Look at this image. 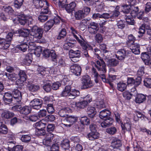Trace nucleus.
Here are the masks:
<instances>
[{
	"label": "nucleus",
	"instance_id": "39448f33",
	"mask_svg": "<svg viewBox=\"0 0 151 151\" xmlns=\"http://www.w3.org/2000/svg\"><path fill=\"white\" fill-rule=\"evenodd\" d=\"M77 119V117L73 116L68 115L64 120V122L65 123L64 125L66 127H70Z\"/></svg>",
	"mask_w": 151,
	"mask_h": 151
},
{
	"label": "nucleus",
	"instance_id": "e2e57ef3",
	"mask_svg": "<svg viewBox=\"0 0 151 151\" xmlns=\"http://www.w3.org/2000/svg\"><path fill=\"white\" fill-rule=\"evenodd\" d=\"M109 65L111 66H116L119 63V61L115 59L112 58L109 60Z\"/></svg>",
	"mask_w": 151,
	"mask_h": 151
},
{
	"label": "nucleus",
	"instance_id": "f3484780",
	"mask_svg": "<svg viewBox=\"0 0 151 151\" xmlns=\"http://www.w3.org/2000/svg\"><path fill=\"white\" fill-rule=\"evenodd\" d=\"M32 53H29L26 55L23 60L24 64L27 66L30 65L32 62Z\"/></svg>",
	"mask_w": 151,
	"mask_h": 151
},
{
	"label": "nucleus",
	"instance_id": "2eb2a0df",
	"mask_svg": "<svg viewBox=\"0 0 151 151\" xmlns=\"http://www.w3.org/2000/svg\"><path fill=\"white\" fill-rule=\"evenodd\" d=\"M26 40H25L24 39L23 41H21L19 45L16 46V48L23 52L26 51L27 48L28 44L27 42H25Z\"/></svg>",
	"mask_w": 151,
	"mask_h": 151
},
{
	"label": "nucleus",
	"instance_id": "6ab92c4d",
	"mask_svg": "<svg viewBox=\"0 0 151 151\" xmlns=\"http://www.w3.org/2000/svg\"><path fill=\"white\" fill-rule=\"evenodd\" d=\"M30 30L28 29H25L23 30L21 29L18 30V33L20 36L23 37V39L25 40V37H26V39L27 40L30 33Z\"/></svg>",
	"mask_w": 151,
	"mask_h": 151
},
{
	"label": "nucleus",
	"instance_id": "423d86ee",
	"mask_svg": "<svg viewBox=\"0 0 151 151\" xmlns=\"http://www.w3.org/2000/svg\"><path fill=\"white\" fill-rule=\"evenodd\" d=\"M54 137V134L50 133L47 134V136L43 140L42 143L45 146H50L53 142L52 140Z\"/></svg>",
	"mask_w": 151,
	"mask_h": 151
},
{
	"label": "nucleus",
	"instance_id": "a18cd8bd",
	"mask_svg": "<svg viewBox=\"0 0 151 151\" xmlns=\"http://www.w3.org/2000/svg\"><path fill=\"white\" fill-rule=\"evenodd\" d=\"M30 106L32 109H38V99H35L32 101L30 103Z\"/></svg>",
	"mask_w": 151,
	"mask_h": 151
},
{
	"label": "nucleus",
	"instance_id": "0e129e2a",
	"mask_svg": "<svg viewBox=\"0 0 151 151\" xmlns=\"http://www.w3.org/2000/svg\"><path fill=\"white\" fill-rule=\"evenodd\" d=\"M83 147L80 144H77L75 147L71 148L72 151H82L83 150Z\"/></svg>",
	"mask_w": 151,
	"mask_h": 151
},
{
	"label": "nucleus",
	"instance_id": "09e8293b",
	"mask_svg": "<svg viewBox=\"0 0 151 151\" xmlns=\"http://www.w3.org/2000/svg\"><path fill=\"white\" fill-rule=\"evenodd\" d=\"M67 32L65 29H63L59 32L57 39L58 40H60L64 38L66 35Z\"/></svg>",
	"mask_w": 151,
	"mask_h": 151
},
{
	"label": "nucleus",
	"instance_id": "338daca9",
	"mask_svg": "<svg viewBox=\"0 0 151 151\" xmlns=\"http://www.w3.org/2000/svg\"><path fill=\"white\" fill-rule=\"evenodd\" d=\"M145 86L147 88H151V78H146L144 81Z\"/></svg>",
	"mask_w": 151,
	"mask_h": 151
},
{
	"label": "nucleus",
	"instance_id": "cd10ccee",
	"mask_svg": "<svg viewBox=\"0 0 151 151\" xmlns=\"http://www.w3.org/2000/svg\"><path fill=\"white\" fill-rule=\"evenodd\" d=\"M32 109L30 107L25 106L23 107H22L20 113L25 115H27L30 113Z\"/></svg>",
	"mask_w": 151,
	"mask_h": 151
},
{
	"label": "nucleus",
	"instance_id": "9d476101",
	"mask_svg": "<svg viewBox=\"0 0 151 151\" xmlns=\"http://www.w3.org/2000/svg\"><path fill=\"white\" fill-rule=\"evenodd\" d=\"M71 72L75 75L79 76L80 75L81 71V68L78 65L74 64L70 66Z\"/></svg>",
	"mask_w": 151,
	"mask_h": 151
},
{
	"label": "nucleus",
	"instance_id": "774afa93",
	"mask_svg": "<svg viewBox=\"0 0 151 151\" xmlns=\"http://www.w3.org/2000/svg\"><path fill=\"white\" fill-rule=\"evenodd\" d=\"M52 146H50V151H59V146L57 143H52Z\"/></svg>",
	"mask_w": 151,
	"mask_h": 151
},
{
	"label": "nucleus",
	"instance_id": "bf43d9fd",
	"mask_svg": "<svg viewBox=\"0 0 151 151\" xmlns=\"http://www.w3.org/2000/svg\"><path fill=\"white\" fill-rule=\"evenodd\" d=\"M40 14L38 17L39 23L44 22L48 19V16H47L45 15L44 14Z\"/></svg>",
	"mask_w": 151,
	"mask_h": 151
},
{
	"label": "nucleus",
	"instance_id": "4c0bfd02",
	"mask_svg": "<svg viewBox=\"0 0 151 151\" xmlns=\"http://www.w3.org/2000/svg\"><path fill=\"white\" fill-rule=\"evenodd\" d=\"M146 100V97L142 94H139L137 95L135 99V102L137 103H141Z\"/></svg>",
	"mask_w": 151,
	"mask_h": 151
},
{
	"label": "nucleus",
	"instance_id": "c756f323",
	"mask_svg": "<svg viewBox=\"0 0 151 151\" xmlns=\"http://www.w3.org/2000/svg\"><path fill=\"white\" fill-rule=\"evenodd\" d=\"M87 112L88 116L92 118L94 117L96 114L95 108L93 107H88L87 108Z\"/></svg>",
	"mask_w": 151,
	"mask_h": 151
},
{
	"label": "nucleus",
	"instance_id": "f704fd0d",
	"mask_svg": "<svg viewBox=\"0 0 151 151\" xmlns=\"http://www.w3.org/2000/svg\"><path fill=\"white\" fill-rule=\"evenodd\" d=\"M81 51L78 50L74 51L72 50H71L69 51V56L80 58L81 56Z\"/></svg>",
	"mask_w": 151,
	"mask_h": 151
},
{
	"label": "nucleus",
	"instance_id": "2f4dec72",
	"mask_svg": "<svg viewBox=\"0 0 151 151\" xmlns=\"http://www.w3.org/2000/svg\"><path fill=\"white\" fill-rule=\"evenodd\" d=\"M74 15L75 19L77 20H81L85 17L83 13V11L81 10H79L76 11Z\"/></svg>",
	"mask_w": 151,
	"mask_h": 151
},
{
	"label": "nucleus",
	"instance_id": "b1692460",
	"mask_svg": "<svg viewBox=\"0 0 151 151\" xmlns=\"http://www.w3.org/2000/svg\"><path fill=\"white\" fill-rule=\"evenodd\" d=\"M19 23L22 25H24L27 23V16L24 14L19 15L17 17Z\"/></svg>",
	"mask_w": 151,
	"mask_h": 151
},
{
	"label": "nucleus",
	"instance_id": "aec40b11",
	"mask_svg": "<svg viewBox=\"0 0 151 151\" xmlns=\"http://www.w3.org/2000/svg\"><path fill=\"white\" fill-rule=\"evenodd\" d=\"M121 142L119 139L115 138L113 139L111 142V147L117 149L122 146Z\"/></svg>",
	"mask_w": 151,
	"mask_h": 151
},
{
	"label": "nucleus",
	"instance_id": "c85d7f7f",
	"mask_svg": "<svg viewBox=\"0 0 151 151\" xmlns=\"http://www.w3.org/2000/svg\"><path fill=\"white\" fill-rule=\"evenodd\" d=\"M79 91L77 90H74L70 91L68 96V98L70 99H74L80 95Z\"/></svg>",
	"mask_w": 151,
	"mask_h": 151
},
{
	"label": "nucleus",
	"instance_id": "49530a36",
	"mask_svg": "<svg viewBox=\"0 0 151 151\" xmlns=\"http://www.w3.org/2000/svg\"><path fill=\"white\" fill-rule=\"evenodd\" d=\"M18 76L20 79L26 81L27 78V75L24 70H20L18 73Z\"/></svg>",
	"mask_w": 151,
	"mask_h": 151
},
{
	"label": "nucleus",
	"instance_id": "4468645a",
	"mask_svg": "<svg viewBox=\"0 0 151 151\" xmlns=\"http://www.w3.org/2000/svg\"><path fill=\"white\" fill-rule=\"evenodd\" d=\"M76 6V4L75 2H72L69 4H67L64 8H65L66 11L69 14H71L72 15L73 11Z\"/></svg>",
	"mask_w": 151,
	"mask_h": 151
},
{
	"label": "nucleus",
	"instance_id": "f8f14e48",
	"mask_svg": "<svg viewBox=\"0 0 151 151\" xmlns=\"http://www.w3.org/2000/svg\"><path fill=\"white\" fill-rule=\"evenodd\" d=\"M3 97V100L4 102L7 104H9L14 101L12 95L11 93L7 92L4 93Z\"/></svg>",
	"mask_w": 151,
	"mask_h": 151
},
{
	"label": "nucleus",
	"instance_id": "dca6fc26",
	"mask_svg": "<svg viewBox=\"0 0 151 151\" xmlns=\"http://www.w3.org/2000/svg\"><path fill=\"white\" fill-rule=\"evenodd\" d=\"M14 113L9 110H5L1 114V117L4 119H8L14 116Z\"/></svg>",
	"mask_w": 151,
	"mask_h": 151
},
{
	"label": "nucleus",
	"instance_id": "0eeeda50",
	"mask_svg": "<svg viewBox=\"0 0 151 151\" xmlns=\"http://www.w3.org/2000/svg\"><path fill=\"white\" fill-rule=\"evenodd\" d=\"M50 82L49 80H43L40 82L41 87L47 92H50L51 90L52 87Z\"/></svg>",
	"mask_w": 151,
	"mask_h": 151
},
{
	"label": "nucleus",
	"instance_id": "c03bdc74",
	"mask_svg": "<svg viewBox=\"0 0 151 151\" xmlns=\"http://www.w3.org/2000/svg\"><path fill=\"white\" fill-rule=\"evenodd\" d=\"M125 22L123 20H117L116 25L118 28L122 29L125 26Z\"/></svg>",
	"mask_w": 151,
	"mask_h": 151
},
{
	"label": "nucleus",
	"instance_id": "e433bc0d",
	"mask_svg": "<svg viewBox=\"0 0 151 151\" xmlns=\"http://www.w3.org/2000/svg\"><path fill=\"white\" fill-rule=\"evenodd\" d=\"M127 84L123 82H120L117 84V89L119 91L122 92L127 88Z\"/></svg>",
	"mask_w": 151,
	"mask_h": 151
},
{
	"label": "nucleus",
	"instance_id": "69168bd1",
	"mask_svg": "<svg viewBox=\"0 0 151 151\" xmlns=\"http://www.w3.org/2000/svg\"><path fill=\"white\" fill-rule=\"evenodd\" d=\"M74 43L67 42L65 43L63 45V48L66 50H69V49L74 46Z\"/></svg>",
	"mask_w": 151,
	"mask_h": 151
},
{
	"label": "nucleus",
	"instance_id": "412c9836",
	"mask_svg": "<svg viewBox=\"0 0 151 151\" xmlns=\"http://www.w3.org/2000/svg\"><path fill=\"white\" fill-rule=\"evenodd\" d=\"M111 113L110 111L106 109L101 111L99 113V116L101 119H104L110 117Z\"/></svg>",
	"mask_w": 151,
	"mask_h": 151
},
{
	"label": "nucleus",
	"instance_id": "393cba45",
	"mask_svg": "<svg viewBox=\"0 0 151 151\" xmlns=\"http://www.w3.org/2000/svg\"><path fill=\"white\" fill-rule=\"evenodd\" d=\"M73 104L75 106L81 109L86 107L88 104V103L84 100L78 102H73Z\"/></svg>",
	"mask_w": 151,
	"mask_h": 151
},
{
	"label": "nucleus",
	"instance_id": "7ed1b4c3",
	"mask_svg": "<svg viewBox=\"0 0 151 151\" xmlns=\"http://www.w3.org/2000/svg\"><path fill=\"white\" fill-rule=\"evenodd\" d=\"M82 86V89H87L92 87L93 84L90 78L88 75L82 76L81 78Z\"/></svg>",
	"mask_w": 151,
	"mask_h": 151
},
{
	"label": "nucleus",
	"instance_id": "72a5a7b5",
	"mask_svg": "<svg viewBox=\"0 0 151 151\" xmlns=\"http://www.w3.org/2000/svg\"><path fill=\"white\" fill-rule=\"evenodd\" d=\"M99 58H98L99 60L96 61V64H95V66L97 68L100 69H101L100 67L104 68V66H105L106 65L103 59L101 58L100 57H99Z\"/></svg>",
	"mask_w": 151,
	"mask_h": 151
},
{
	"label": "nucleus",
	"instance_id": "8fccbe9b",
	"mask_svg": "<svg viewBox=\"0 0 151 151\" xmlns=\"http://www.w3.org/2000/svg\"><path fill=\"white\" fill-rule=\"evenodd\" d=\"M80 122L83 125H87L90 123L89 119L85 116L81 117Z\"/></svg>",
	"mask_w": 151,
	"mask_h": 151
},
{
	"label": "nucleus",
	"instance_id": "f257e3e1",
	"mask_svg": "<svg viewBox=\"0 0 151 151\" xmlns=\"http://www.w3.org/2000/svg\"><path fill=\"white\" fill-rule=\"evenodd\" d=\"M83 41H81V42L79 43L80 44L81 46L83 49V53L85 57L87 59H89L90 58L89 55L90 51H92L93 48L90 45H88L87 42L86 40H82Z\"/></svg>",
	"mask_w": 151,
	"mask_h": 151
},
{
	"label": "nucleus",
	"instance_id": "5701e85b",
	"mask_svg": "<svg viewBox=\"0 0 151 151\" xmlns=\"http://www.w3.org/2000/svg\"><path fill=\"white\" fill-rule=\"evenodd\" d=\"M126 52L125 50H121L118 51L116 54V56L117 58L120 60H124L126 56Z\"/></svg>",
	"mask_w": 151,
	"mask_h": 151
},
{
	"label": "nucleus",
	"instance_id": "6e6552de",
	"mask_svg": "<svg viewBox=\"0 0 151 151\" xmlns=\"http://www.w3.org/2000/svg\"><path fill=\"white\" fill-rule=\"evenodd\" d=\"M28 44L27 48L28 51L32 53H33L36 56L38 55V52L37 51V49H38V47L36 46L35 43L32 42H30L27 40Z\"/></svg>",
	"mask_w": 151,
	"mask_h": 151
},
{
	"label": "nucleus",
	"instance_id": "473e14b6",
	"mask_svg": "<svg viewBox=\"0 0 151 151\" xmlns=\"http://www.w3.org/2000/svg\"><path fill=\"white\" fill-rule=\"evenodd\" d=\"M71 88V87L70 86H66L60 94L61 96H68Z\"/></svg>",
	"mask_w": 151,
	"mask_h": 151
},
{
	"label": "nucleus",
	"instance_id": "bb28decb",
	"mask_svg": "<svg viewBox=\"0 0 151 151\" xmlns=\"http://www.w3.org/2000/svg\"><path fill=\"white\" fill-rule=\"evenodd\" d=\"M52 19L48 21L44 25V30L45 31H48L53 27L54 22Z\"/></svg>",
	"mask_w": 151,
	"mask_h": 151
},
{
	"label": "nucleus",
	"instance_id": "4d7b16f0",
	"mask_svg": "<svg viewBox=\"0 0 151 151\" xmlns=\"http://www.w3.org/2000/svg\"><path fill=\"white\" fill-rule=\"evenodd\" d=\"M31 139V137L27 135H22L21 138V141L24 142H29Z\"/></svg>",
	"mask_w": 151,
	"mask_h": 151
},
{
	"label": "nucleus",
	"instance_id": "a211bd4d",
	"mask_svg": "<svg viewBox=\"0 0 151 151\" xmlns=\"http://www.w3.org/2000/svg\"><path fill=\"white\" fill-rule=\"evenodd\" d=\"M103 121L101 123V126L103 128H106L111 126L113 123V120L110 117L103 119Z\"/></svg>",
	"mask_w": 151,
	"mask_h": 151
},
{
	"label": "nucleus",
	"instance_id": "de8ad7c7",
	"mask_svg": "<svg viewBox=\"0 0 151 151\" xmlns=\"http://www.w3.org/2000/svg\"><path fill=\"white\" fill-rule=\"evenodd\" d=\"M121 127L122 130L124 131V132H125V130L127 131H130L131 130V127L130 123L128 122L124 123V124H122Z\"/></svg>",
	"mask_w": 151,
	"mask_h": 151
},
{
	"label": "nucleus",
	"instance_id": "052dcab7",
	"mask_svg": "<svg viewBox=\"0 0 151 151\" xmlns=\"http://www.w3.org/2000/svg\"><path fill=\"white\" fill-rule=\"evenodd\" d=\"M58 3L60 8H64L68 3L67 0H58Z\"/></svg>",
	"mask_w": 151,
	"mask_h": 151
},
{
	"label": "nucleus",
	"instance_id": "a878e982",
	"mask_svg": "<svg viewBox=\"0 0 151 151\" xmlns=\"http://www.w3.org/2000/svg\"><path fill=\"white\" fill-rule=\"evenodd\" d=\"M99 133L97 132H91L88 134L86 137L91 140H93L98 138Z\"/></svg>",
	"mask_w": 151,
	"mask_h": 151
},
{
	"label": "nucleus",
	"instance_id": "20e7f679",
	"mask_svg": "<svg viewBox=\"0 0 151 151\" xmlns=\"http://www.w3.org/2000/svg\"><path fill=\"white\" fill-rule=\"evenodd\" d=\"M12 93L14 101L17 103L20 104L22 97L21 92L19 90L16 89H14Z\"/></svg>",
	"mask_w": 151,
	"mask_h": 151
},
{
	"label": "nucleus",
	"instance_id": "1a4fd4ad",
	"mask_svg": "<svg viewBox=\"0 0 151 151\" xmlns=\"http://www.w3.org/2000/svg\"><path fill=\"white\" fill-rule=\"evenodd\" d=\"M128 46H129L132 52L135 54L138 55L140 53V46L139 44L135 42H132L129 44Z\"/></svg>",
	"mask_w": 151,
	"mask_h": 151
},
{
	"label": "nucleus",
	"instance_id": "58836bf2",
	"mask_svg": "<svg viewBox=\"0 0 151 151\" xmlns=\"http://www.w3.org/2000/svg\"><path fill=\"white\" fill-rule=\"evenodd\" d=\"M45 68L42 66H38V78H42L45 76Z\"/></svg>",
	"mask_w": 151,
	"mask_h": 151
},
{
	"label": "nucleus",
	"instance_id": "ddd939ff",
	"mask_svg": "<svg viewBox=\"0 0 151 151\" xmlns=\"http://www.w3.org/2000/svg\"><path fill=\"white\" fill-rule=\"evenodd\" d=\"M137 93V91L135 88L132 89L131 90V93H130L129 92L126 91L123 93V97L127 100H130L132 98V96H135Z\"/></svg>",
	"mask_w": 151,
	"mask_h": 151
},
{
	"label": "nucleus",
	"instance_id": "3c124183",
	"mask_svg": "<svg viewBox=\"0 0 151 151\" xmlns=\"http://www.w3.org/2000/svg\"><path fill=\"white\" fill-rule=\"evenodd\" d=\"M96 104L97 108L99 109H101L105 107V104L102 99H100V100H99L97 101Z\"/></svg>",
	"mask_w": 151,
	"mask_h": 151
},
{
	"label": "nucleus",
	"instance_id": "c9c22d12",
	"mask_svg": "<svg viewBox=\"0 0 151 151\" xmlns=\"http://www.w3.org/2000/svg\"><path fill=\"white\" fill-rule=\"evenodd\" d=\"M62 147L65 150H68L70 147V141L67 139H64L61 144Z\"/></svg>",
	"mask_w": 151,
	"mask_h": 151
},
{
	"label": "nucleus",
	"instance_id": "603ef678",
	"mask_svg": "<svg viewBox=\"0 0 151 151\" xmlns=\"http://www.w3.org/2000/svg\"><path fill=\"white\" fill-rule=\"evenodd\" d=\"M103 37L102 35L99 33H97L95 36V41L98 43H100L103 40Z\"/></svg>",
	"mask_w": 151,
	"mask_h": 151
},
{
	"label": "nucleus",
	"instance_id": "864d4df0",
	"mask_svg": "<svg viewBox=\"0 0 151 151\" xmlns=\"http://www.w3.org/2000/svg\"><path fill=\"white\" fill-rule=\"evenodd\" d=\"M24 0H15L14 5V7L18 9L20 8L23 4Z\"/></svg>",
	"mask_w": 151,
	"mask_h": 151
},
{
	"label": "nucleus",
	"instance_id": "6e6d98bb",
	"mask_svg": "<svg viewBox=\"0 0 151 151\" xmlns=\"http://www.w3.org/2000/svg\"><path fill=\"white\" fill-rule=\"evenodd\" d=\"M68 108H64L60 110L59 112V115L62 117H65L67 116L68 115L66 114V111L68 110Z\"/></svg>",
	"mask_w": 151,
	"mask_h": 151
},
{
	"label": "nucleus",
	"instance_id": "9b49d317",
	"mask_svg": "<svg viewBox=\"0 0 151 151\" xmlns=\"http://www.w3.org/2000/svg\"><path fill=\"white\" fill-rule=\"evenodd\" d=\"M88 29L90 33L92 34H94L98 30L99 25L96 22H91L88 25Z\"/></svg>",
	"mask_w": 151,
	"mask_h": 151
},
{
	"label": "nucleus",
	"instance_id": "5fc2aeb1",
	"mask_svg": "<svg viewBox=\"0 0 151 151\" xmlns=\"http://www.w3.org/2000/svg\"><path fill=\"white\" fill-rule=\"evenodd\" d=\"M116 131L117 130L116 128L113 127L109 128L106 129V132L110 134H114L116 133Z\"/></svg>",
	"mask_w": 151,
	"mask_h": 151
},
{
	"label": "nucleus",
	"instance_id": "13d9d810",
	"mask_svg": "<svg viewBox=\"0 0 151 151\" xmlns=\"http://www.w3.org/2000/svg\"><path fill=\"white\" fill-rule=\"evenodd\" d=\"M46 124V121L44 119L38 121V128L40 129H44Z\"/></svg>",
	"mask_w": 151,
	"mask_h": 151
},
{
	"label": "nucleus",
	"instance_id": "7c9ffc66",
	"mask_svg": "<svg viewBox=\"0 0 151 151\" xmlns=\"http://www.w3.org/2000/svg\"><path fill=\"white\" fill-rule=\"evenodd\" d=\"M4 75L6 76L8 79L12 81H14L17 79L18 75L15 73H8L6 72L4 73Z\"/></svg>",
	"mask_w": 151,
	"mask_h": 151
},
{
	"label": "nucleus",
	"instance_id": "a19ab883",
	"mask_svg": "<svg viewBox=\"0 0 151 151\" xmlns=\"http://www.w3.org/2000/svg\"><path fill=\"white\" fill-rule=\"evenodd\" d=\"M149 55L148 54H147L146 52L142 53L141 54V58L146 64L148 63L150 57Z\"/></svg>",
	"mask_w": 151,
	"mask_h": 151
},
{
	"label": "nucleus",
	"instance_id": "f03ea898",
	"mask_svg": "<svg viewBox=\"0 0 151 151\" xmlns=\"http://www.w3.org/2000/svg\"><path fill=\"white\" fill-rule=\"evenodd\" d=\"M123 12L125 14H129V13L131 12L129 14L132 17H135L138 13L139 8L138 6H130V7L128 5H124L122 6Z\"/></svg>",
	"mask_w": 151,
	"mask_h": 151
},
{
	"label": "nucleus",
	"instance_id": "680f3d73",
	"mask_svg": "<svg viewBox=\"0 0 151 151\" xmlns=\"http://www.w3.org/2000/svg\"><path fill=\"white\" fill-rule=\"evenodd\" d=\"M3 8L5 12L11 15L14 11L12 7L10 6H4Z\"/></svg>",
	"mask_w": 151,
	"mask_h": 151
},
{
	"label": "nucleus",
	"instance_id": "ea45409f",
	"mask_svg": "<svg viewBox=\"0 0 151 151\" xmlns=\"http://www.w3.org/2000/svg\"><path fill=\"white\" fill-rule=\"evenodd\" d=\"M133 17L129 14H127L125 15L124 19L128 24L133 25L134 23V21Z\"/></svg>",
	"mask_w": 151,
	"mask_h": 151
},
{
	"label": "nucleus",
	"instance_id": "4be33fe9",
	"mask_svg": "<svg viewBox=\"0 0 151 151\" xmlns=\"http://www.w3.org/2000/svg\"><path fill=\"white\" fill-rule=\"evenodd\" d=\"M70 29L71 31V33L73 34L74 37H75L77 40L78 41V43L81 42V41H83V40L86 39L84 37L81 36V35H79L80 38H79L76 35V34L78 33L77 31L73 27H70Z\"/></svg>",
	"mask_w": 151,
	"mask_h": 151
},
{
	"label": "nucleus",
	"instance_id": "37998d69",
	"mask_svg": "<svg viewBox=\"0 0 151 151\" xmlns=\"http://www.w3.org/2000/svg\"><path fill=\"white\" fill-rule=\"evenodd\" d=\"M8 133V128L6 125L1 124L0 125V133L1 134H6Z\"/></svg>",
	"mask_w": 151,
	"mask_h": 151
},
{
	"label": "nucleus",
	"instance_id": "79ce46f5",
	"mask_svg": "<svg viewBox=\"0 0 151 151\" xmlns=\"http://www.w3.org/2000/svg\"><path fill=\"white\" fill-rule=\"evenodd\" d=\"M119 8V6H117L115 9L110 13L111 18L112 17H117L120 15V12L118 10Z\"/></svg>",
	"mask_w": 151,
	"mask_h": 151
}]
</instances>
